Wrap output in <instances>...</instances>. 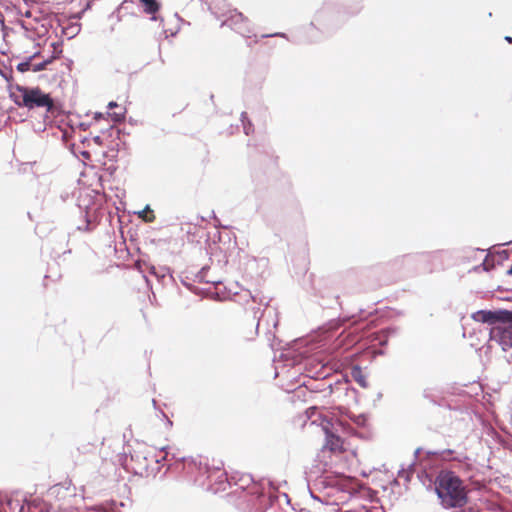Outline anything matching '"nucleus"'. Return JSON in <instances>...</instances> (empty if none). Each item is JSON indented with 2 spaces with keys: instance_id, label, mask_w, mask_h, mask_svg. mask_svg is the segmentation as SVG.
<instances>
[{
  "instance_id": "f257e3e1",
  "label": "nucleus",
  "mask_w": 512,
  "mask_h": 512,
  "mask_svg": "<svg viewBox=\"0 0 512 512\" xmlns=\"http://www.w3.org/2000/svg\"><path fill=\"white\" fill-rule=\"evenodd\" d=\"M476 322L490 325L489 341L498 344L504 352L512 350V311L508 309H481L471 315ZM508 362H512V353Z\"/></svg>"
},
{
  "instance_id": "f03ea898",
  "label": "nucleus",
  "mask_w": 512,
  "mask_h": 512,
  "mask_svg": "<svg viewBox=\"0 0 512 512\" xmlns=\"http://www.w3.org/2000/svg\"><path fill=\"white\" fill-rule=\"evenodd\" d=\"M435 493L444 508H461L468 501L466 487L451 470H441L435 477Z\"/></svg>"
},
{
  "instance_id": "7ed1b4c3",
  "label": "nucleus",
  "mask_w": 512,
  "mask_h": 512,
  "mask_svg": "<svg viewBox=\"0 0 512 512\" xmlns=\"http://www.w3.org/2000/svg\"><path fill=\"white\" fill-rule=\"evenodd\" d=\"M15 89L10 87V99L18 106L28 110L45 108L46 112L53 110V98L38 86H24L15 84Z\"/></svg>"
},
{
  "instance_id": "20e7f679",
  "label": "nucleus",
  "mask_w": 512,
  "mask_h": 512,
  "mask_svg": "<svg viewBox=\"0 0 512 512\" xmlns=\"http://www.w3.org/2000/svg\"><path fill=\"white\" fill-rule=\"evenodd\" d=\"M179 460L180 461L177 463H169L161 477H165L168 471H173L177 474H183L188 480L201 485H204V477L206 479L212 477V471L208 465L206 463L203 464L200 459L182 456Z\"/></svg>"
},
{
  "instance_id": "39448f33",
  "label": "nucleus",
  "mask_w": 512,
  "mask_h": 512,
  "mask_svg": "<svg viewBox=\"0 0 512 512\" xmlns=\"http://www.w3.org/2000/svg\"><path fill=\"white\" fill-rule=\"evenodd\" d=\"M441 251H423L416 253H408L397 257L394 260L396 265H401L412 271H417L420 268L432 271L431 265L434 261L440 258Z\"/></svg>"
},
{
  "instance_id": "423d86ee",
  "label": "nucleus",
  "mask_w": 512,
  "mask_h": 512,
  "mask_svg": "<svg viewBox=\"0 0 512 512\" xmlns=\"http://www.w3.org/2000/svg\"><path fill=\"white\" fill-rule=\"evenodd\" d=\"M334 16L335 13L333 12V9L327 2H325L323 7L316 12L314 20L311 21L310 26L322 31L323 33L328 32Z\"/></svg>"
},
{
  "instance_id": "0eeeda50",
  "label": "nucleus",
  "mask_w": 512,
  "mask_h": 512,
  "mask_svg": "<svg viewBox=\"0 0 512 512\" xmlns=\"http://www.w3.org/2000/svg\"><path fill=\"white\" fill-rule=\"evenodd\" d=\"M322 430L325 434V445L324 447L328 450L335 452L342 450L343 441L341 437L332 430L333 424L331 420L327 418H322L321 422Z\"/></svg>"
},
{
  "instance_id": "6e6552de",
  "label": "nucleus",
  "mask_w": 512,
  "mask_h": 512,
  "mask_svg": "<svg viewBox=\"0 0 512 512\" xmlns=\"http://www.w3.org/2000/svg\"><path fill=\"white\" fill-rule=\"evenodd\" d=\"M117 509V502L111 500L86 507L84 511L71 506L59 505L54 512H117Z\"/></svg>"
},
{
  "instance_id": "1a4fd4ad",
  "label": "nucleus",
  "mask_w": 512,
  "mask_h": 512,
  "mask_svg": "<svg viewBox=\"0 0 512 512\" xmlns=\"http://www.w3.org/2000/svg\"><path fill=\"white\" fill-rule=\"evenodd\" d=\"M397 332H398L397 327L390 326V327L383 328L379 332H376L371 335V337H372L371 341L374 344L377 343L381 347V349L374 350V352H373L374 357L378 356V355L385 354V350L383 349V347H386L388 345L389 338L393 335H396Z\"/></svg>"
},
{
  "instance_id": "9d476101",
  "label": "nucleus",
  "mask_w": 512,
  "mask_h": 512,
  "mask_svg": "<svg viewBox=\"0 0 512 512\" xmlns=\"http://www.w3.org/2000/svg\"><path fill=\"white\" fill-rule=\"evenodd\" d=\"M71 484V480H66L64 482L55 484L47 490V496L50 498H55L58 501L65 500L68 496L74 497L75 489H71Z\"/></svg>"
},
{
  "instance_id": "9b49d317",
  "label": "nucleus",
  "mask_w": 512,
  "mask_h": 512,
  "mask_svg": "<svg viewBox=\"0 0 512 512\" xmlns=\"http://www.w3.org/2000/svg\"><path fill=\"white\" fill-rule=\"evenodd\" d=\"M222 25L229 26L231 29L235 30L241 35L249 32L248 19L244 17V15L240 12L235 11L225 22H223Z\"/></svg>"
},
{
  "instance_id": "f8f14e48",
  "label": "nucleus",
  "mask_w": 512,
  "mask_h": 512,
  "mask_svg": "<svg viewBox=\"0 0 512 512\" xmlns=\"http://www.w3.org/2000/svg\"><path fill=\"white\" fill-rule=\"evenodd\" d=\"M24 510L27 512H49L52 509L50 503L46 502L40 497L33 498L31 495L29 498H24Z\"/></svg>"
},
{
  "instance_id": "ddd939ff",
  "label": "nucleus",
  "mask_w": 512,
  "mask_h": 512,
  "mask_svg": "<svg viewBox=\"0 0 512 512\" xmlns=\"http://www.w3.org/2000/svg\"><path fill=\"white\" fill-rule=\"evenodd\" d=\"M138 1L143 6V11L146 14L151 15L150 20L160 21V23L163 24V22H164L163 17L156 15L161 8L160 1H158V0H138Z\"/></svg>"
},
{
  "instance_id": "4468645a",
  "label": "nucleus",
  "mask_w": 512,
  "mask_h": 512,
  "mask_svg": "<svg viewBox=\"0 0 512 512\" xmlns=\"http://www.w3.org/2000/svg\"><path fill=\"white\" fill-rule=\"evenodd\" d=\"M426 457L432 458L434 457L435 460L440 461H458L460 462L462 460V457L460 455H456V451L453 449H444V450H428L426 451Z\"/></svg>"
},
{
  "instance_id": "2eb2a0df",
  "label": "nucleus",
  "mask_w": 512,
  "mask_h": 512,
  "mask_svg": "<svg viewBox=\"0 0 512 512\" xmlns=\"http://www.w3.org/2000/svg\"><path fill=\"white\" fill-rule=\"evenodd\" d=\"M0 512H24V505L19 500L0 495Z\"/></svg>"
},
{
  "instance_id": "dca6fc26",
  "label": "nucleus",
  "mask_w": 512,
  "mask_h": 512,
  "mask_svg": "<svg viewBox=\"0 0 512 512\" xmlns=\"http://www.w3.org/2000/svg\"><path fill=\"white\" fill-rule=\"evenodd\" d=\"M91 203H92V200L89 198V199H87V203L84 204V218H85L86 224L84 227L78 226L77 227L78 230L90 232L94 229V227L97 224V216L90 215V210H91L90 204Z\"/></svg>"
},
{
  "instance_id": "f3484780",
  "label": "nucleus",
  "mask_w": 512,
  "mask_h": 512,
  "mask_svg": "<svg viewBox=\"0 0 512 512\" xmlns=\"http://www.w3.org/2000/svg\"><path fill=\"white\" fill-rule=\"evenodd\" d=\"M325 477L328 480V485H330L331 488H337L341 491H345L343 487V480L346 477L344 474L335 472L329 475H325Z\"/></svg>"
},
{
  "instance_id": "a211bd4d",
  "label": "nucleus",
  "mask_w": 512,
  "mask_h": 512,
  "mask_svg": "<svg viewBox=\"0 0 512 512\" xmlns=\"http://www.w3.org/2000/svg\"><path fill=\"white\" fill-rule=\"evenodd\" d=\"M0 75L7 82V89L10 93V86L15 89L13 86V69L11 66H6L4 62H0Z\"/></svg>"
},
{
  "instance_id": "6ab92c4d",
  "label": "nucleus",
  "mask_w": 512,
  "mask_h": 512,
  "mask_svg": "<svg viewBox=\"0 0 512 512\" xmlns=\"http://www.w3.org/2000/svg\"><path fill=\"white\" fill-rule=\"evenodd\" d=\"M351 376L362 388L368 387L366 377L363 374V371L359 365H355L352 367Z\"/></svg>"
},
{
  "instance_id": "aec40b11",
  "label": "nucleus",
  "mask_w": 512,
  "mask_h": 512,
  "mask_svg": "<svg viewBox=\"0 0 512 512\" xmlns=\"http://www.w3.org/2000/svg\"><path fill=\"white\" fill-rule=\"evenodd\" d=\"M209 270V267L208 266H204L202 267L194 276H193V282H206V283H211L213 285H218V284H221L222 282L220 280H210V279H206V274Z\"/></svg>"
},
{
  "instance_id": "412c9836",
  "label": "nucleus",
  "mask_w": 512,
  "mask_h": 512,
  "mask_svg": "<svg viewBox=\"0 0 512 512\" xmlns=\"http://www.w3.org/2000/svg\"><path fill=\"white\" fill-rule=\"evenodd\" d=\"M417 477L419 481L427 488H432V486L435 488V477H433V475L428 473L425 469L418 471Z\"/></svg>"
},
{
  "instance_id": "4be33fe9",
  "label": "nucleus",
  "mask_w": 512,
  "mask_h": 512,
  "mask_svg": "<svg viewBox=\"0 0 512 512\" xmlns=\"http://www.w3.org/2000/svg\"><path fill=\"white\" fill-rule=\"evenodd\" d=\"M70 151L76 157L82 156L85 160H90L91 159L90 151L81 148V146L79 144H75V143L71 144L70 145Z\"/></svg>"
},
{
  "instance_id": "5701e85b",
  "label": "nucleus",
  "mask_w": 512,
  "mask_h": 512,
  "mask_svg": "<svg viewBox=\"0 0 512 512\" xmlns=\"http://www.w3.org/2000/svg\"><path fill=\"white\" fill-rule=\"evenodd\" d=\"M154 277L158 282L164 283L166 277H169L171 281H175L172 275V271L169 267H161Z\"/></svg>"
},
{
  "instance_id": "b1692460",
  "label": "nucleus",
  "mask_w": 512,
  "mask_h": 512,
  "mask_svg": "<svg viewBox=\"0 0 512 512\" xmlns=\"http://www.w3.org/2000/svg\"><path fill=\"white\" fill-rule=\"evenodd\" d=\"M415 471V462L411 463L407 469L402 467L398 471V476L404 478L406 482H409L411 480L412 474Z\"/></svg>"
},
{
  "instance_id": "393cba45",
  "label": "nucleus",
  "mask_w": 512,
  "mask_h": 512,
  "mask_svg": "<svg viewBox=\"0 0 512 512\" xmlns=\"http://www.w3.org/2000/svg\"><path fill=\"white\" fill-rule=\"evenodd\" d=\"M103 134H107L110 138L120 139V135L123 133L121 129L116 128L114 125H110L108 128H101Z\"/></svg>"
},
{
  "instance_id": "a878e982",
  "label": "nucleus",
  "mask_w": 512,
  "mask_h": 512,
  "mask_svg": "<svg viewBox=\"0 0 512 512\" xmlns=\"http://www.w3.org/2000/svg\"><path fill=\"white\" fill-rule=\"evenodd\" d=\"M103 134H107L110 138L120 139V135L123 133L121 129L116 128L114 125H110L108 128H101Z\"/></svg>"
},
{
  "instance_id": "bb28decb",
  "label": "nucleus",
  "mask_w": 512,
  "mask_h": 512,
  "mask_svg": "<svg viewBox=\"0 0 512 512\" xmlns=\"http://www.w3.org/2000/svg\"><path fill=\"white\" fill-rule=\"evenodd\" d=\"M103 134H107L110 138L120 139V135L123 133L121 129L116 128L114 125H110L108 128H101Z\"/></svg>"
},
{
  "instance_id": "cd10ccee",
  "label": "nucleus",
  "mask_w": 512,
  "mask_h": 512,
  "mask_svg": "<svg viewBox=\"0 0 512 512\" xmlns=\"http://www.w3.org/2000/svg\"><path fill=\"white\" fill-rule=\"evenodd\" d=\"M126 112H127V110H126V108H124L122 112L118 113V112L108 111L106 113V115L113 121L114 124H119V123L124 122Z\"/></svg>"
},
{
  "instance_id": "c85d7f7f",
  "label": "nucleus",
  "mask_w": 512,
  "mask_h": 512,
  "mask_svg": "<svg viewBox=\"0 0 512 512\" xmlns=\"http://www.w3.org/2000/svg\"><path fill=\"white\" fill-rule=\"evenodd\" d=\"M80 32L78 24H72L66 28H62V34L67 35L68 39L74 38Z\"/></svg>"
},
{
  "instance_id": "c756f323",
  "label": "nucleus",
  "mask_w": 512,
  "mask_h": 512,
  "mask_svg": "<svg viewBox=\"0 0 512 512\" xmlns=\"http://www.w3.org/2000/svg\"><path fill=\"white\" fill-rule=\"evenodd\" d=\"M180 282L183 286H185L187 289L194 293H198L197 288L192 284L193 278H190L188 275H180L179 276Z\"/></svg>"
},
{
  "instance_id": "7c9ffc66",
  "label": "nucleus",
  "mask_w": 512,
  "mask_h": 512,
  "mask_svg": "<svg viewBox=\"0 0 512 512\" xmlns=\"http://www.w3.org/2000/svg\"><path fill=\"white\" fill-rule=\"evenodd\" d=\"M52 48H53V52H52V55L50 56L53 60L55 59H58L61 57L62 55V46H63V41H57V42H53L51 44Z\"/></svg>"
},
{
  "instance_id": "2f4dec72",
  "label": "nucleus",
  "mask_w": 512,
  "mask_h": 512,
  "mask_svg": "<svg viewBox=\"0 0 512 512\" xmlns=\"http://www.w3.org/2000/svg\"><path fill=\"white\" fill-rule=\"evenodd\" d=\"M53 61H54V60H53L51 57H49V58H47V59H45V60H43V61H41V62H39V63H36V64H34V65L32 66V71H33V72H40V71H43V70H45V69L47 68V66H48L49 64H51Z\"/></svg>"
},
{
  "instance_id": "473e14b6",
  "label": "nucleus",
  "mask_w": 512,
  "mask_h": 512,
  "mask_svg": "<svg viewBox=\"0 0 512 512\" xmlns=\"http://www.w3.org/2000/svg\"><path fill=\"white\" fill-rule=\"evenodd\" d=\"M31 63L32 62L26 57L23 61L17 64L16 69L20 73H25L30 69L32 70L33 65Z\"/></svg>"
},
{
  "instance_id": "72a5a7b5",
  "label": "nucleus",
  "mask_w": 512,
  "mask_h": 512,
  "mask_svg": "<svg viewBox=\"0 0 512 512\" xmlns=\"http://www.w3.org/2000/svg\"><path fill=\"white\" fill-rule=\"evenodd\" d=\"M495 266H496V264H495V263H487V262L484 260L481 264H479V265L475 266V267L473 268V271L478 272V271H480V270H483V271H485V272H490V271H492V270L495 268Z\"/></svg>"
},
{
  "instance_id": "f704fd0d",
  "label": "nucleus",
  "mask_w": 512,
  "mask_h": 512,
  "mask_svg": "<svg viewBox=\"0 0 512 512\" xmlns=\"http://www.w3.org/2000/svg\"><path fill=\"white\" fill-rule=\"evenodd\" d=\"M121 143H116L115 147H112L110 151L104 152V156L107 157L110 161H116L117 154L119 152V147Z\"/></svg>"
},
{
  "instance_id": "c9c22d12",
  "label": "nucleus",
  "mask_w": 512,
  "mask_h": 512,
  "mask_svg": "<svg viewBox=\"0 0 512 512\" xmlns=\"http://www.w3.org/2000/svg\"><path fill=\"white\" fill-rule=\"evenodd\" d=\"M347 416L348 418L353 421L355 424L359 425V426H362L364 425L365 421H366V416L365 414H359V415H352V414H349L347 413Z\"/></svg>"
},
{
  "instance_id": "e433bc0d",
  "label": "nucleus",
  "mask_w": 512,
  "mask_h": 512,
  "mask_svg": "<svg viewBox=\"0 0 512 512\" xmlns=\"http://www.w3.org/2000/svg\"><path fill=\"white\" fill-rule=\"evenodd\" d=\"M169 449H170L169 446H163L160 448V451L164 452L165 454L161 458L156 460L157 465H159L163 462H169V456H170Z\"/></svg>"
},
{
  "instance_id": "4c0bfd02",
  "label": "nucleus",
  "mask_w": 512,
  "mask_h": 512,
  "mask_svg": "<svg viewBox=\"0 0 512 512\" xmlns=\"http://www.w3.org/2000/svg\"><path fill=\"white\" fill-rule=\"evenodd\" d=\"M315 486L322 489L331 488L330 485H328V480L326 479L325 475L316 478Z\"/></svg>"
},
{
  "instance_id": "58836bf2",
  "label": "nucleus",
  "mask_w": 512,
  "mask_h": 512,
  "mask_svg": "<svg viewBox=\"0 0 512 512\" xmlns=\"http://www.w3.org/2000/svg\"><path fill=\"white\" fill-rule=\"evenodd\" d=\"M267 484L270 489V495L268 496L269 505H272L274 501H276V496L273 495V492L277 491V487L271 480H267Z\"/></svg>"
},
{
  "instance_id": "ea45409f",
  "label": "nucleus",
  "mask_w": 512,
  "mask_h": 512,
  "mask_svg": "<svg viewBox=\"0 0 512 512\" xmlns=\"http://www.w3.org/2000/svg\"><path fill=\"white\" fill-rule=\"evenodd\" d=\"M422 396L423 398L427 399L428 401H430L431 403L433 404H437V401L435 399V396L434 394L432 393V390L430 388H426L423 390L422 392Z\"/></svg>"
},
{
  "instance_id": "a19ab883",
  "label": "nucleus",
  "mask_w": 512,
  "mask_h": 512,
  "mask_svg": "<svg viewBox=\"0 0 512 512\" xmlns=\"http://www.w3.org/2000/svg\"><path fill=\"white\" fill-rule=\"evenodd\" d=\"M498 261L497 264L501 265L503 261H506L510 258V251L509 250H501L497 253Z\"/></svg>"
},
{
  "instance_id": "79ce46f5",
  "label": "nucleus",
  "mask_w": 512,
  "mask_h": 512,
  "mask_svg": "<svg viewBox=\"0 0 512 512\" xmlns=\"http://www.w3.org/2000/svg\"><path fill=\"white\" fill-rule=\"evenodd\" d=\"M242 126L243 131L246 135H250L254 132V125L251 120H247V122H244Z\"/></svg>"
},
{
  "instance_id": "37998d69",
  "label": "nucleus",
  "mask_w": 512,
  "mask_h": 512,
  "mask_svg": "<svg viewBox=\"0 0 512 512\" xmlns=\"http://www.w3.org/2000/svg\"><path fill=\"white\" fill-rule=\"evenodd\" d=\"M70 253H71V250H70V249H67V250H64V251H60L59 249L52 248L51 256H52L54 259H57V258H60L61 256H64V255H66V254H70Z\"/></svg>"
},
{
  "instance_id": "c03bdc74",
  "label": "nucleus",
  "mask_w": 512,
  "mask_h": 512,
  "mask_svg": "<svg viewBox=\"0 0 512 512\" xmlns=\"http://www.w3.org/2000/svg\"><path fill=\"white\" fill-rule=\"evenodd\" d=\"M0 24H1V30L3 32V37L5 38L6 35H7V31L10 30V28H8L5 25V18H4V15L1 12H0Z\"/></svg>"
},
{
  "instance_id": "a18cd8bd",
  "label": "nucleus",
  "mask_w": 512,
  "mask_h": 512,
  "mask_svg": "<svg viewBox=\"0 0 512 512\" xmlns=\"http://www.w3.org/2000/svg\"><path fill=\"white\" fill-rule=\"evenodd\" d=\"M215 473H220L218 476H217V481H219V484L222 485L224 483V481L222 480V478L225 479V481L227 482L228 485H230V483L227 481V475L225 472H220L219 468H217L215 471Z\"/></svg>"
},
{
  "instance_id": "49530a36",
  "label": "nucleus",
  "mask_w": 512,
  "mask_h": 512,
  "mask_svg": "<svg viewBox=\"0 0 512 512\" xmlns=\"http://www.w3.org/2000/svg\"><path fill=\"white\" fill-rule=\"evenodd\" d=\"M146 211H150V213H153V211L150 209V206L146 205L145 208L142 211L139 212V216H143L144 213H146ZM154 219H155V216L153 214H151V217L146 218L145 221L146 222H152Z\"/></svg>"
},
{
  "instance_id": "de8ad7c7",
  "label": "nucleus",
  "mask_w": 512,
  "mask_h": 512,
  "mask_svg": "<svg viewBox=\"0 0 512 512\" xmlns=\"http://www.w3.org/2000/svg\"><path fill=\"white\" fill-rule=\"evenodd\" d=\"M263 38H267V37H282V38H285V39H288V36L286 33L284 32H275V33H272V34H264L262 35Z\"/></svg>"
},
{
  "instance_id": "09e8293b",
  "label": "nucleus",
  "mask_w": 512,
  "mask_h": 512,
  "mask_svg": "<svg viewBox=\"0 0 512 512\" xmlns=\"http://www.w3.org/2000/svg\"><path fill=\"white\" fill-rule=\"evenodd\" d=\"M161 417L166 421V425L168 427H172L173 422L169 419V417L165 414L164 411L159 410Z\"/></svg>"
},
{
  "instance_id": "8fccbe9b",
  "label": "nucleus",
  "mask_w": 512,
  "mask_h": 512,
  "mask_svg": "<svg viewBox=\"0 0 512 512\" xmlns=\"http://www.w3.org/2000/svg\"><path fill=\"white\" fill-rule=\"evenodd\" d=\"M161 417L166 421V425L168 427H172L173 422L169 419V417L165 414L164 411L159 410Z\"/></svg>"
},
{
  "instance_id": "3c124183",
  "label": "nucleus",
  "mask_w": 512,
  "mask_h": 512,
  "mask_svg": "<svg viewBox=\"0 0 512 512\" xmlns=\"http://www.w3.org/2000/svg\"><path fill=\"white\" fill-rule=\"evenodd\" d=\"M179 456L176 454V453H170V456H169V462L170 463H177L179 460Z\"/></svg>"
},
{
  "instance_id": "603ef678",
  "label": "nucleus",
  "mask_w": 512,
  "mask_h": 512,
  "mask_svg": "<svg viewBox=\"0 0 512 512\" xmlns=\"http://www.w3.org/2000/svg\"><path fill=\"white\" fill-rule=\"evenodd\" d=\"M323 368H324V365H321L320 369L318 371H316L315 374L312 375V377H315V378L325 377L322 373Z\"/></svg>"
},
{
  "instance_id": "864d4df0",
  "label": "nucleus",
  "mask_w": 512,
  "mask_h": 512,
  "mask_svg": "<svg viewBox=\"0 0 512 512\" xmlns=\"http://www.w3.org/2000/svg\"><path fill=\"white\" fill-rule=\"evenodd\" d=\"M247 120H250V118L248 117L247 112H242L241 115H240L241 123L243 124L244 122H247Z\"/></svg>"
},
{
  "instance_id": "5fc2aeb1",
  "label": "nucleus",
  "mask_w": 512,
  "mask_h": 512,
  "mask_svg": "<svg viewBox=\"0 0 512 512\" xmlns=\"http://www.w3.org/2000/svg\"><path fill=\"white\" fill-rule=\"evenodd\" d=\"M119 105L116 101H110L107 105L108 110H113L114 108H117Z\"/></svg>"
},
{
  "instance_id": "6e6d98bb",
  "label": "nucleus",
  "mask_w": 512,
  "mask_h": 512,
  "mask_svg": "<svg viewBox=\"0 0 512 512\" xmlns=\"http://www.w3.org/2000/svg\"><path fill=\"white\" fill-rule=\"evenodd\" d=\"M93 142L98 144V145H102L103 143V139L100 135H96L95 137H93Z\"/></svg>"
},
{
  "instance_id": "4d7b16f0",
  "label": "nucleus",
  "mask_w": 512,
  "mask_h": 512,
  "mask_svg": "<svg viewBox=\"0 0 512 512\" xmlns=\"http://www.w3.org/2000/svg\"><path fill=\"white\" fill-rule=\"evenodd\" d=\"M159 269H157L155 266H150L149 267V275L150 276H153L156 275V273L158 272Z\"/></svg>"
},
{
  "instance_id": "13d9d810",
  "label": "nucleus",
  "mask_w": 512,
  "mask_h": 512,
  "mask_svg": "<svg viewBox=\"0 0 512 512\" xmlns=\"http://www.w3.org/2000/svg\"><path fill=\"white\" fill-rule=\"evenodd\" d=\"M40 55H41V52L36 51L32 55L28 56L27 58L32 62L33 59L38 58Z\"/></svg>"
},
{
  "instance_id": "bf43d9fd",
  "label": "nucleus",
  "mask_w": 512,
  "mask_h": 512,
  "mask_svg": "<svg viewBox=\"0 0 512 512\" xmlns=\"http://www.w3.org/2000/svg\"><path fill=\"white\" fill-rule=\"evenodd\" d=\"M94 119L99 121L101 119H105L104 114L102 112H96L94 115Z\"/></svg>"
},
{
  "instance_id": "052dcab7",
  "label": "nucleus",
  "mask_w": 512,
  "mask_h": 512,
  "mask_svg": "<svg viewBox=\"0 0 512 512\" xmlns=\"http://www.w3.org/2000/svg\"><path fill=\"white\" fill-rule=\"evenodd\" d=\"M142 277L144 278V280H145V282H146V285H147L148 287H152L151 280H150L149 276H148V275H146V274H143V275H142Z\"/></svg>"
},
{
  "instance_id": "680f3d73",
  "label": "nucleus",
  "mask_w": 512,
  "mask_h": 512,
  "mask_svg": "<svg viewBox=\"0 0 512 512\" xmlns=\"http://www.w3.org/2000/svg\"><path fill=\"white\" fill-rule=\"evenodd\" d=\"M241 480L244 481L245 483H249V482H253L254 481V479L252 478L251 475H247L246 477H243Z\"/></svg>"
},
{
  "instance_id": "e2e57ef3",
  "label": "nucleus",
  "mask_w": 512,
  "mask_h": 512,
  "mask_svg": "<svg viewBox=\"0 0 512 512\" xmlns=\"http://www.w3.org/2000/svg\"><path fill=\"white\" fill-rule=\"evenodd\" d=\"M423 451V449L421 447H418L415 451H414V457H415V460L418 459L420 453Z\"/></svg>"
},
{
  "instance_id": "0e129e2a",
  "label": "nucleus",
  "mask_w": 512,
  "mask_h": 512,
  "mask_svg": "<svg viewBox=\"0 0 512 512\" xmlns=\"http://www.w3.org/2000/svg\"><path fill=\"white\" fill-rule=\"evenodd\" d=\"M80 143H81L82 145H84V146H85L86 144H87V145H89V143H90V139H89L88 137H83V138L80 140Z\"/></svg>"
},
{
  "instance_id": "69168bd1",
  "label": "nucleus",
  "mask_w": 512,
  "mask_h": 512,
  "mask_svg": "<svg viewBox=\"0 0 512 512\" xmlns=\"http://www.w3.org/2000/svg\"><path fill=\"white\" fill-rule=\"evenodd\" d=\"M160 469V466H157L156 468L152 469L151 474L153 475V477H156V475L160 472Z\"/></svg>"
},
{
  "instance_id": "338daca9",
  "label": "nucleus",
  "mask_w": 512,
  "mask_h": 512,
  "mask_svg": "<svg viewBox=\"0 0 512 512\" xmlns=\"http://www.w3.org/2000/svg\"><path fill=\"white\" fill-rule=\"evenodd\" d=\"M308 489H309L310 496H311L313 499H315V500H317V501H319V502H322V500H321L318 496H316L310 488H308Z\"/></svg>"
},
{
  "instance_id": "774afa93",
  "label": "nucleus",
  "mask_w": 512,
  "mask_h": 512,
  "mask_svg": "<svg viewBox=\"0 0 512 512\" xmlns=\"http://www.w3.org/2000/svg\"><path fill=\"white\" fill-rule=\"evenodd\" d=\"M506 274L509 276H512V265L509 267V269L506 271Z\"/></svg>"
}]
</instances>
